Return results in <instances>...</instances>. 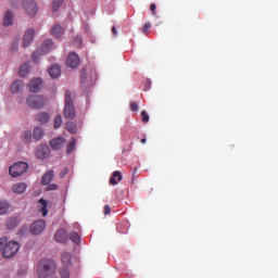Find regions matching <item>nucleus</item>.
<instances>
[{"label": "nucleus", "mask_w": 278, "mask_h": 278, "mask_svg": "<svg viewBox=\"0 0 278 278\" xmlns=\"http://www.w3.org/2000/svg\"><path fill=\"white\" fill-rule=\"evenodd\" d=\"M58 269L55 261L51 258H41L37 266V275L39 278L51 277Z\"/></svg>", "instance_id": "f257e3e1"}, {"label": "nucleus", "mask_w": 278, "mask_h": 278, "mask_svg": "<svg viewBox=\"0 0 278 278\" xmlns=\"http://www.w3.org/2000/svg\"><path fill=\"white\" fill-rule=\"evenodd\" d=\"M18 242L16 241H8V238L3 237L0 239V251H2V257L10 260V257H14L18 253Z\"/></svg>", "instance_id": "f03ea898"}, {"label": "nucleus", "mask_w": 278, "mask_h": 278, "mask_svg": "<svg viewBox=\"0 0 278 278\" xmlns=\"http://www.w3.org/2000/svg\"><path fill=\"white\" fill-rule=\"evenodd\" d=\"M76 111L75 105L73 104V93L71 91L65 92V106H64V118L70 121L75 119Z\"/></svg>", "instance_id": "7ed1b4c3"}, {"label": "nucleus", "mask_w": 278, "mask_h": 278, "mask_svg": "<svg viewBox=\"0 0 278 278\" xmlns=\"http://www.w3.org/2000/svg\"><path fill=\"white\" fill-rule=\"evenodd\" d=\"M26 103L28 108H31L33 110H42V108L47 105V98L42 96H29L26 99Z\"/></svg>", "instance_id": "20e7f679"}, {"label": "nucleus", "mask_w": 278, "mask_h": 278, "mask_svg": "<svg viewBox=\"0 0 278 278\" xmlns=\"http://www.w3.org/2000/svg\"><path fill=\"white\" fill-rule=\"evenodd\" d=\"M29 165L25 162H17L9 168L11 177H21L24 173H27Z\"/></svg>", "instance_id": "39448f33"}, {"label": "nucleus", "mask_w": 278, "mask_h": 278, "mask_svg": "<svg viewBox=\"0 0 278 278\" xmlns=\"http://www.w3.org/2000/svg\"><path fill=\"white\" fill-rule=\"evenodd\" d=\"M22 8L30 18L38 14V4L34 0H22Z\"/></svg>", "instance_id": "423d86ee"}, {"label": "nucleus", "mask_w": 278, "mask_h": 278, "mask_svg": "<svg viewBox=\"0 0 278 278\" xmlns=\"http://www.w3.org/2000/svg\"><path fill=\"white\" fill-rule=\"evenodd\" d=\"M45 227H47L45 219L36 220L30 225V233H33V236H39L41 231H45Z\"/></svg>", "instance_id": "0eeeda50"}, {"label": "nucleus", "mask_w": 278, "mask_h": 278, "mask_svg": "<svg viewBox=\"0 0 278 278\" xmlns=\"http://www.w3.org/2000/svg\"><path fill=\"white\" fill-rule=\"evenodd\" d=\"M66 144V139L63 137H56L50 140V147L52 151H60Z\"/></svg>", "instance_id": "6e6552de"}, {"label": "nucleus", "mask_w": 278, "mask_h": 278, "mask_svg": "<svg viewBox=\"0 0 278 278\" xmlns=\"http://www.w3.org/2000/svg\"><path fill=\"white\" fill-rule=\"evenodd\" d=\"M66 65L70 68H77V66H79V55L75 52L70 53L66 59Z\"/></svg>", "instance_id": "1a4fd4ad"}, {"label": "nucleus", "mask_w": 278, "mask_h": 278, "mask_svg": "<svg viewBox=\"0 0 278 278\" xmlns=\"http://www.w3.org/2000/svg\"><path fill=\"white\" fill-rule=\"evenodd\" d=\"M34 36H36V30H34V28H28L25 34H24V48L27 49V47H29V45H31V42L34 41Z\"/></svg>", "instance_id": "9d476101"}, {"label": "nucleus", "mask_w": 278, "mask_h": 278, "mask_svg": "<svg viewBox=\"0 0 278 278\" xmlns=\"http://www.w3.org/2000/svg\"><path fill=\"white\" fill-rule=\"evenodd\" d=\"M28 86H29L30 92H39L40 88H42V79L34 78L30 80Z\"/></svg>", "instance_id": "9b49d317"}, {"label": "nucleus", "mask_w": 278, "mask_h": 278, "mask_svg": "<svg viewBox=\"0 0 278 278\" xmlns=\"http://www.w3.org/2000/svg\"><path fill=\"white\" fill-rule=\"evenodd\" d=\"M36 157L39 160H46V157H49V147L47 146H40L36 150Z\"/></svg>", "instance_id": "f8f14e48"}, {"label": "nucleus", "mask_w": 278, "mask_h": 278, "mask_svg": "<svg viewBox=\"0 0 278 278\" xmlns=\"http://www.w3.org/2000/svg\"><path fill=\"white\" fill-rule=\"evenodd\" d=\"M55 242H60L61 244H64L66 240H68L67 233L65 229H59L54 235Z\"/></svg>", "instance_id": "ddd939ff"}, {"label": "nucleus", "mask_w": 278, "mask_h": 278, "mask_svg": "<svg viewBox=\"0 0 278 278\" xmlns=\"http://www.w3.org/2000/svg\"><path fill=\"white\" fill-rule=\"evenodd\" d=\"M72 260H73V256L71 255L70 252H62L61 262L65 268H68L70 266H72L73 264Z\"/></svg>", "instance_id": "4468645a"}, {"label": "nucleus", "mask_w": 278, "mask_h": 278, "mask_svg": "<svg viewBox=\"0 0 278 278\" xmlns=\"http://www.w3.org/2000/svg\"><path fill=\"white\" fill-rule=\"evenodd\" d=\"M11 190L15 194H23V192H25V190H27V184H25V182H17V184L12 186Z\"/></svg>", "instance_id": "2eb2a0df"}, {"label": "nucleus", "mask_w": 278, "mask_h": 278, "mask_svg": "<svg viewBox=\"0 0 278 278\" xmlns=\"http://www.w3.org/2000/svg\"><path fill=\"white\" fill-rule=\"evenodd\" d=\"M48 73L52 79H58V77L61 75L62 71L60 70V65H52Z\"/></svg>", "instance_id": "dca6fc26"}, {"label": "nucleus", "mask_w": 278, "mask_h": 278, "mask_svg": "<svg viewBox=\"0 0 278 278\" xmlns=\"http://www.w3.org/2000/svg\"><path fill=\"white\" fill-rule=\"evenodd\" d=\"M53 177H54L53 170L47 172V173L42 176V178H41V184H42V186H49V184H51V181H53Z\"/></svg>", "instance_id": "f3484780"}, {"label": "nucleus", "mask_w": 278, "mask_h": 278, "mask_svg": "<svg viewBox=\"0 0 278 278\" xmlns=\"http://www.w3.org/2000/svg\"><path fill=\"white\" fill-rule=\"evenodd\" d=\"M119 181H123V175L121 172L116 170L113 173V176L110 178L111 186H117Z\"/></svg>", "instance_id": "a211bd4d"}, {"label": "nucleus", "mask_w": 278, "mask_h": 278, "mask_svg": "<svg viewBox=\"0 0 278 278\" xmlns=\"http://www.w3.org/2000/svg\"><path fill=\"white\" fill-rule=\"evenodd\" d=\"M36 121H38V123H40L41 125H47V123H49V113L41 112L37 114Z\"/></svg>", "instance_id": "6ab92c4d"}, {"label": "nucleus", "mask_w": 278, "mask_h": 278, "mask_svg": "<svg viewBox=\"0 0 278 278\" xmlns=\"http://www.w3.org/2000/svg\"><path fill=\"white\" fill-rule=\"evenodd\" d=\"M53 49V41L51 39H46L41 45V51L43 53H49Z\"/></svg>", "instance_id": "aec40b11"}, {"label": "nucleus", "mask_w": 278, "mask_h": 278, "mask_svg": "<svg viewBox=\"0 0 278 278\" xmlns=\"http://www.w3.org/2000/svg\"><path fill=\"white\" fill-rule=\"evenodd\" d=\"M43 136H45V130H42V128L36 127L33 130V138H34V140H36V142H38L39 140H42Z\"/></svg>", "instance_id": "412c9836"}, {"label": "nucleus", "mask_w": 278, "mask_h": 278, "mask_svg": "<svg viewBox=\"0 0 278 278\" xmlns=\"http://www.w3.org/2000/svg\"><path fill=\"white\" fill-rule=\"evenodd\" d=\"M22 88H23V80H15L11 85V92H13V94H16V93L21 92Z\"/></svg>", "instance_id": "4be33fe9"}, {"label": "nucleus", "mask_w": 278, "mask_h": 278, "mask_svg": "<svg viewBox=\"0 0 278 278\" xmlns=\"http://www.w3.org/2000/svg\"><path fill=\"white\" fill-rule=\"evenodd\" d=\"M13 18H14V16L12 15V12L7 11L4 13V17H3V25H4V27H10V25H12Z\"/></svg>", "instance_id": "5701e85b"}, {"label": "nucleus", "mask_w": 278, "mask_h": 278, "mask_svg": "<svg viewBox=\"0 0 278 278\" xmlns=\"http://www.w3.org/2000/svg\"><path fill=\"white\" fill-rule=\"evenodd\" d=\"M52 36H54L55 38H60L62 37V35L64 34V28H62V26L56 25L52 28L51 30Z\"/></svg>", "instance_id": "b1692460"}, {"label": "nucleus", "mask_w": 278, "mask_h": 278, "mask_svg": "<svg viewBox=\"0 0 278 278\" xmlns=\"http://www.w3.org/2000/svg\"><path fill=\"white\" fill-rule=\"evenodd\" d=\"M65 128L70 134H77V124H75L74 122H67L65 124Z\"/></svg>", "instance_id": "393cba45"}, {"label": "nucleus", "mask_w": 278, "mask_h": 278, "mask_svg": "<svg viewBox=\"0 0 278 278\" xmlns=\"http://www.w3.org/2000/svg\"><path fill=\"white\" fill-rule=\"evenodd\" d=\"M76 144H77V140L75 138H71V141L68 142V144L66 147L67 155H71V153H73V151H75Z\"/></svg>", "instance_id": "a878e982"}, {"label": "nucleus", "mask_w": 278, "mask_h": 278, "mask_svg": "<svg viewBox=\"0 0 278 278\" xmlns=\"http://www.w3.org/2000/svg\"><path fill=\"white\" fill-rule=\"evenodd\" d=\"M29 75V63H24L20 67V77H27Z\"/></svg>", "instance_id": "bb28decb"}, {"label": "nucleus", "mask_w": 278, "mask_h": 278, "mask_svg": "<svg viewBox=\"0 0 278 278\" xmlns=\"http://www.w3.org/2000/svg\"><path fill=\"white\" fill-rule=\"evenodd\" d=\"M18 227V218L13 217L7 222V229H16Z\"/></svg>", "instance_id": "cd10ccee"}, {"label": "nucleus", "mask_w": 278, "mask_h": 278, "mask_svg": "<svg viewBox=\"0 0 278 278\" xmlns=\"http://www.w3.org/2000/svg\"><path fill=\"white\" fill-rule=\"evenodd\" d=\"M70 240L74 242V244H79L81 242V237L76 231L70 232Z\"/></svg>", "instance_id": "c85d7f7f"}, {"label": "nucleus", "mask_w": 278, "mask_h": 278, "mask_svg": "<svg viewBox=\"0 0 278 278\" xmlns=\"http://www.w3.org/2000/svg\"><path fill=\"white\" fill-rule=\"evenodd\" d=\"M39 203L41 205L40 212L42 216H47V214H49V212L47 211V201L45 199H40Z\"/></svg>", "instance_id": "c756f323"}, {"label": "nucleus", "mask_w": 278, "mask_h": 278, "mask_svg": "<svg viewBox=\"0 0 278 278\" xmlns=\"http://www.w3.org/2000/svg\"><path fill=\"white\" fill-rule=\"evenodd\" d=\"M62 3H64V0H54L52 2V12H58L62 8Z\"/></svg>", "instance_id": "7c9ffc66"}, {"label": "nucleus", "mask_w": 278, "mask_h": 278, "mask_svg": "<svg viewBox=\"0 0 278 278\" xmlns=\"http://www.w3.org/2000/svg\"><path fill=\"white\" fill-rule=\"evenodd\" d=\"M10 210V204L8 202H0V215L7 214Z\"/></svg>", "instance_id": "2f4dec72"}, {"label": "nucleus", "mask_w": 278, "mask_h": 278, "mask_svg": "<svg viewBox=\"0 0 278 278\" xmlns=\"http://www.w3.org/2000/svg\"><path fill=\"white\" fill-rule=\"evenodd\" d=\"M22 139L24 142H31V130H26L22 134Z\"/></svg>", "instance_id": "473e14b6"}, {"label": "nucleus", "mask_w": 278, "mask_h": 278, "mask_svg": "<svg viewBox=\"0 0 278 278\" xmlns=\"http://www.w3.org/2000/svg\"><path fill=\"white\" fill-rule=\"evenodd\" d=\"M60 277L61 278H71V271L68 270V267H64L60 269Z\"/></svg>", "instance_id": "72a5a7b5"}, {"label": "nucleus", "mask_w": 278, "mask_h": 278, "mask_svg": "<svg viewBox=\"0 0 278 278\" xmlns=\"http://www.w3.org/2000/svg\"><path fill=\"white\" fill-rule=\"evenodd\" d=\"M62 127V115H56L54 118V129Z\"/></svg>", "instance_id": "f704fd0d"}, {"label": "nucleus", "mask_w": 278, "mask_h": 278, "mask_svg": "<svg viewBox=\"0 0 278 278\" xmlns=\"http://www.w3.org/2000/svg\"><path fill=\"white\" fill-rule=\"evenodd\" d=\"M141 121H142V123L149 122V113H147V111L141 112Z\"/></svg>", "instance_id": "c9c22d12"}, {"label": "nucleus", "mask_w": 278, "mask_h": 278, "mask_svg": "<svg viewBox=\"0 0 278 278\" xmlns=\"http://www.w3.org/2000/svg\"><path fill=\"white\" fill-rule=\"evenodd\" d=\"M149 29H151V23H146L142 28V34H149Z\"/></svg>", "instance_id": "e433bc0d"}, {"label": "nucleus", "mask_w": 278, "mask_h": 278, "mask_svg": "<svg viewBox=\"0 0 278 278\" xmlns=\"http://www.w3.org/2000/svg\"><path fill=\"white\" fill-rule=\"evenodd\" d=\"M39 58H40V52L39 50H37L33 53V62L38 63Z\"/></svg>", "instance_id": "4c0bfd02"}, {"label": "nucleus", "mask_w": 278, "mask_h": 278, "mask_svg": "<svg viewBox=\"0 0 278 278\" xmlns=\"http://www.w3.org/2000/svg\"><path fill=\"white\" fill-rule=\"evenodd\" d=\"M130 110L131 112H138L139 110L138 102H130Z\"/></svg>", "instance_id": "58836bf2"}, {"label": "nucleus", "mask_w": 278, "mask_h": 278, "mask_svg": "<svg viewBox=\"0 0 278 278\" xmlns=\"http://www.w3.org/2000/svg\"><path fill=\"white\" fill-rule=\"evenodd\" d=\"M111 212H112V207H110L109 204H105V205H104V210H103V214H104L105 216H108V215L111 214Z\"/></svg>", "instance_id": "ea45409f"}, {"label": "nucleus", "mask_w": 278, "mask_h": 278, "mask_svg": "<svg viewBox=\"0 0 278 278\" xmlns=\"http://www.w3.org/2000/svg\"><path fill=\"white\" fill-rule=\"evenodd\" d=\"M8 3L11 8H18V0H8Z\"/></svg>", "instance_id": "a19ab883"}, {"label": "nucleus", "mask_w": 278, "mask_h": 278, "mask_svg": "<svg viewBox=\"0 0 278 278\" xmlns=\"http://www.w3.org/2000/svg\"><path fill=\"white\" fill-rule=\"evenodd\" d=\"M66 175H68V168L67 167L62 169V172L60 173V177L64 178V177H66Z\"/></svg>", "instance_id": "79ce46f5"}, {"label": "nucleus", "mask_w": 278, "mask_h": 278, "mask_svg": "<svg viewBox=\"0 0 278 278\" xmlns=\"http://www.w3.org/2000/svg\"><path fill=\"white\" fill-rule=\"evenodd\" d=\"M150 10L152 12V15L155 16V10H157V5H155V3L150 4Z\"/></svg>", "instance_id": "37998d69"}, {"label": "nucleus", "mask_w": 278, "mask_h": 278, "mask_svg": "<svg viewBox=\"0 0 278 278\" xmlns=\"http://www.w3.org/2000/svg\"><path fill=\"white\" fill-rule=\"evenodd\" d=\"M47 190H58V185L51 184L48 186Z\"/></svg>", "instance_id": "c03bdc74"}, {"label": "nucleus", "mask_w": 278, "mask_h": 278, "mask_svg": "<svg viewBox=\"0 0 278 278\" xmlns=\"http://www.w3.org/2000/svg\"><path fill=\"white\" fill-rule=\"evenodd\" d=\"M112 34H113V36H117V34H118L115 26L112 27Z\"/></svg>", "instance_id": "a18cd8bd"}, {"label": "nucleus", "mask_w": 278, "mask_h": 278, "mask_svg": "<svg viewBox=\"0 0 278 278\" xmlns=\"http://www.w3.org/2000/svg\"><path fill=\"white\" fill-rule=\"evenodd\" d=\"M141 144H147V138L141 139Z\"/></svg>", "instance_id": "49530a36"}, {"label": "nucleus", "mask_w": 278, "mask_h": 278, "mask_svg": "<svg viewBox=\"0 0 278 278\" xmlns=\"http://www.w3.org/2000/svg\"><path fill=\"white\" fill-rule=\"evenodd\" d=\"M77 42H78V46L80 47L81 46V38H78Z\"/></svg>", "instance_id": "de8ad7c7"}, {"label": "nucleus", "mask_w": 278, "mask_h": 278, "mask_svg": "<svg viewBox=\"0 0 278 278\" xmlns=\"http://www.w3.org/2000/svg\"><path fill=\"white\" fill-rule=\"evenodd\" d=\"M134 142L130 143L128 151H131V147H132Z\"/></svg>", "instance_id": "09e8293b"}, {"label": "nucleus", "mask_w": 278, "mask_h": 278, "mask_svg": "<svg viewBox=\"0 0 278 278\" xmlns=\"http://www.w3.org/2000/svg\"><path fill=\"white\" fill-rule=\"evenodd\" d=\"M81 78H83V79H86V76H85L84 74H81Z\"/></svg>", "instance_id": "8fccbe9b"}]
</instances>
